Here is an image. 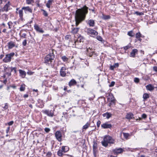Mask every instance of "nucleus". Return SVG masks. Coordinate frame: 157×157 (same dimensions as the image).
Masks as SVG:
<instances>
[{
  "label": "nucleus",
  "instance_id": "2",
  "mask_svg": "<svg viewBox=\"0 0 157 157\" xmlns=\"http://www.w3.org/2000/svg\"><path fill=\"white\" fill-rule=\"evenodd\" d=\"M115 140L111 136H105L101 143L102 145L105 147H107L108 146V144H113L114 143Z\"/></svg>",
  "mask_w": 157,
  "mask_h": 157
},
{
  "label": "nucleus",
  "instance_id": "42",
  "mask_svg": "<svg viewBox=\"0 0 157 157\" xmlns=\"http://www.w3.org/2000/svg\"><path fill=\"white\" fill-rule=\"evenodd\" d=\"M26 3L27 4H29L33 2V0H26Z\"/></svg>",
  "mask_w": 157,
  "mask_h": 157
},
{
  "label": "nucleus",
  "instance_id": "27",
  "mask_svg": "<svg viewBox=\"0 0 157 157\" xmlns=\"http://www.w3.org/2000/svg\"><path fill=\"white\" fill-rule=\"evenodd\" d=\"M133 116V115L132 113H128L126 116V118L127 119H132Z\"/></svg>",
  "mask_w": 157,
  "mask_h": 157
},
{
  "label": "nucleus",
  "instance_id": "22",
  "mask_svg": "<svg viewBox=\"0 0 157 157\" xmlns=\"http://www.w3.org/2000/svg\"><path fill=\"white\" fill-rule=\"evenodd\" d=\"M102 115L104 117H105L107 119H109L111 117L112 114L109 113H106L103 114Z\"/></svg>",
  "mask_w": 157,
  "mask_h": 157
},
{
  "label": "nucleus",
  "instance_id": "17",
  "mask_svg": "<svg viewBox=\"0 0 157 157\" xmlns=\"http://www.w3.org/2000/svg\"><path fill=\"white\" fill-rule=\"evenodd\" d=\"M146 87V89L150 91H152L154 89V87L151 84L147 85Z\"/></svg>",
  "mask_w": 157,
  "mask_h": 157
},
{
  "label": "nucleus",
  "instance_id": "44",
  "mask_svg": "<svg viewBox=\"0 0 157 157\" xmlns=\"http://www.w3.org/2000/svg\"><path fill=\"white\" fill-rule=\"evenodd\" d=\"M43 12V15L46 17H47L48 16V14L47 12L45 10H42Z\"/></svg>",
  "mask_w": 157,
  "mask_h": 157
},
{
  "label": "nucleus",
  "instance_id": "60",
  "mask_svg": "<svg viewBox=\"0 0 157 157\" xmlns=\"http://www.w3.org/2000/svg\"><path fill=\"white\" fill-rule=\"evenodd\" d=\"M10 127H8L6 129V133L8 134V132H9V131H10Z\"/></svg>",
  "mask_w": 157,
  "mask_h": 157
},
{
  "label": "nucleus",
  "instance_id": "54",
  "mask_svg": "<svg viewBox=\"0 0 157 157\" xmlns=\"http://www.w3.org/2000/svg\"><path fill=\"white\" fill-rule=\"evenodd\" d=\"M11 67L8 68L6 67H4V70L6 72H7V70H10Z\"/></svg>",
  "mask_w": 157,
  "mask_h": 157
},
{
  "label": "nucleus",
  "instance_id": "35",
  "mask_svg": "<svg viewBox=\"0 0 157 157\" xmlns=\"http://www.w3.org/2000/svg\"><path fill=\"white\" fill-rule=\"evenodd\" d=\"M128 35L131 37H133L134 36V34L132 31L128 32Z\"/></svg>",
  "mask_w": 157,
  "mask_h": 157
},
{
  "label": "nucleus",
  "instance_id": "57",
  "mask_svg": "<svg viewBox=\"0 0 157 157\" xmlns=\"http://www.w3.org/2000/svg\"><path fill=\"white\" fill-rule=\"evenodd\" d=\"M153 70L157 72V66H154L153 67Z\"/></svg>",
  "mask_w": 157,
  "mask_h": 157
},
{
  "label": "nucleus",
  "instance_id": "18",
  "mask_svg": "<svg viewBox=\"0 0 157 157\" xmlns=\"http://www.w3.org/2000/svg\"><path fill=\"white\" fill-rule=\"evenodd\" d=\"M138 52V50L136 49H133L130 53V56L133 57H134L135 56L136 54Z\"/></svg>",
  "mask_w": 157,
  "mask_h": 157
},
{
  "label": "nucleus",
  "instance_id": "4",
  "mask_svg": "<svg viewBox=\"0 0 157 157\" xmlns=\"http://www.w3.org/2000/svg\"><path fill=\"white\" fill-rule=\"evenodd\" d=\"M14 52H12L9 54H6L4 58L3 59V61L5 63L10 62L12 58L14 56Z\"/></svg>",
  "mask_w": 157,
  "mask_h": 157
},
{
  "label": "nucleus",
  "instance_id": "9",
  "mask_svg": "<svg viewBox=\"0 0 157 157\" xmlns=\"http://www.w3.org/2000/svg\"><path fill=\"white\" fill-rule=\"evenodd\" d=\"M7 46L9 49H11L15 47L16 48L18 47L17 45H16V43L12 41H10L8 43Z\"/></svg>",
  "mask_w": 157,
  "mask_h": 157
},
{
  "label": "nucleus",
  "instance_id": "46",
  "mask_svg": "<svg viewBox=\"0 0 157 157\" xmlns=\"http://www.w3.org/2000/svg\"><path fill=\"white\" fill-rule=\"evenodd\" d=\"M50 130V129L49 128H46L44 129V131L46 133H48Z\"/></svg>",
  "mask_w": 157,
  "mask_h": 157
},
{
  "label": "nucleus",
  "instance_id": "11",
  "mask_svg": "<svg viewBox=\"0 0 157 157\" xmlns=\"http://www.w3.org/2000/svg\"><path fill=\"white\" fill-rule=\"evenodd\" d=\"M22 9L24 10L25 13H32V9L29 6L23 7H22Z\"/></svg>",
  "mask_w": 157,
  "mask_h": 157
},
{
  "label": "nucleus",
  "instance_id": "28",
  "mask_svg": "<svg viewBox=\"0 0 157 157\" xmlns=\"http://www.w3.org/2000/svg\"><path fill=\"white\" fill-rule=\"evenodd\" d=\"M61 59L63 62H68L69 60V58L65 56H62L61 57Z\"/></svg>",
  "mask_w": 157,
  "mask_h": 157
},
{
  "label": "nucleus",
  "instance_id": "30",
  "mask_svg": "<svg viewBox=\"0 0 157 157\" xmlns=\"http://www.w3.org/2000/svg\"><path fill=\"white\" fill-rule=\"evenodd\" d=\"M90 125V123L88 122H87L83 126L82 129L85 130L87 129L89 127Z\"/></svg>",
  "mask_w": 157,
  "mask_h": 157
},
{
  "label": "nucleus",
  "instance_id": "48",
  "mask_svg": "<svg viewBox=\"0 0 157 157\" xmlns=\"http://www.w3.org/2000/svg\"><path fill=\"white\" fill-rule=\"evenodd\" d=\"M27 44V40H23L22 42V45L24 46H25Z\"/></svg>",
  "mask_w": 157,
  "mask_h": 157
},
{
  "label": "nucleus",
  "instance_id": "6",
  "mask_svg": "<svg viewBox=\"0 0 157 157\" xmlns=\"http://www.w3.org/2000/svg\"><path fill=\"white\" fill-rule=\"evenodd\" d=\"M54 110H43L42 112L46 114L48 116L52 117L54 116Z\"/></svg>",
  "mask_w": 157,
  "mask_h": 157
},
{
  "label": "nucleus",
  "instance_id": "56",
  "mask_svg": "<svg viewBox=\"0 0 157 157\" xmlns=\"http://www.w3.org/2000/svg\"><path fill=\"white\" fill-rule=\"evenodd\" d=\"M93 148L94 149L97 148V144L94 143L93 145Z\"/></svg>",
  "mask_w": 157,
  "mask_h": 157
},
{
  "label": "nucleus",
  "instance_id": "21",
  "mask_svg": "<svg viewBox=\"0 0 157 157\" xmlns=\"http://www.w3.org/2000/svg\"><path fill=\"white\" fill-rule=\"evenodd\" d=\"M79 29V28H74L72 29L71 33L73 34H75L77 33Z\"/></svg>",
  "mask_w": 157,
  "mask_h": 157
},
{
  "label": "nucleus",
  "instance_id": "43",
  "mask_svg": "<svg viewBox=\"0 0 157 157\" xmlns=\"http://www.w3.org/2000/svg\"><path fill=\"white\" fill-rule=\"evenodd\" d=\"M20 36H21V37L23 38H25L26 36V34L25 33H22V34L21 35V33L19 34Z\"/></svg>",
  "mask_w": 157,
  "mask_h": 157
},
{
  "label": "nucleus",
  "instance_id": "58",
  "mask_svg": "<svg viewBox=\"0 0 157 157\" xmlns=\"http://www.w3.org/2000/svg\"><path fill=\"white\" fill-rule=\"evenodd\" d=\"M8 107V105L7 103H6L5 104V106L3 107V108L5 109H7Z\"/></svg>",
  "mask_w": 157,
  "mask_h": 157
},
{
  "label": "nucleus",
  "instance_id": "45",
  "mask_svg": "<svg viewBox=\"0 0 157 157\" xmlns=\"http://www.w3.org/2000/svg\"><path fill=\"white\" fill-rule=\"evenodd\" d=\"M147 115L145 113H143L141 117L142 118L145 119L147 118Z\"/></svg>",
  "mask_w": 157,
  "mask_h": 157
},
{
  "label": "nucleus",
  "instance_id": "16",
  "mask_svg": "<svg viewBox=\"0 0 157 157\" xmlns=\"http://www.w3.org/2000/svg\"><path fill=\"white\" fill-rule=\"evenodd\" d=\"M77 84L76 81L74 79H72L69 82L68 85L70 87L75 86Z\"/></svg>",
  "mask_w": 157,
  "mask_h": 157
},
{
  "label": "nucleus",
  "instance_id": "59",
  "mask_svg": "<svg viewBox=\"0 0 157 157\" xmlns=\"http://www.w3.org/2000/svg\"><path fill=\"white\" fill-rule=\"evenodd\" d=\"M11 72L10 71V72H6V74L7 75H8V76H10L11 75Z\"/></svg>",
  "mask_w": 157,
  "mask_h": 157
},
{
  "label": "nucleus",
  "instance_id": "26",
  "mask_svg": "<svg viewBox=\"0 0 157 157\" xmlns=\"http://www.w3.org/2000/svg\"><path fill=\"white\" fill-rule=\"evenodd\" d=\"M149 97V94L147 93H144L143 95V98L144 101H146L147 99Z\"/></svg>",
  "mask_w": 157,
  "mask_h": 157
},
{
  "label": "nucleus",
  "instance_id": "19",
  "mask_svg": "<svg viewBox=\"0 0 157 157\" xmlns=\"http://www.w3.org/2000/svg\"><path fill=\"white\" fill-rule=\"evenodd\" d=\"M61 149L63 153H66L69 150V148L67 146H63L61 148Z\"/></svg>",
  "mask_w": 157,
  "mask_h": 157
},
{
  "label": "nucleus",
  "instance_id": "3",
  "mask_svg": "<svg viewBox=\"0 0 157 157\" xmlns=\"http://www.w3.org/2000/svg\"><path fill=\"white\" fill-rule=\"evenodd\" d=\"M52 52H50L44 58V63L46 64H51L55 58L54 53L52 51Z\"/></svg>",
  "mask_w": 157,
  "mask_h": 157
},
{
  "label": "nucleus",
  "instance_id": "7",
  "mask_svg": "<svg viewBox=\"0 0 157 157\" xmlns=\"http://www.w3.org/2000/svg\"><path fill=\"white\" fill-rule=\"evenodd\" d=\"M55 136L57 140L61 142L62 140V135L61 132L59 131H57L55 133Z\"/></svg>",
  "mask_w": 157,
  "mask_h": 157
},
{
  "label": "nucleus",
  "instance_id": "64",
  "mask_svg": "<svg viewBox=\"0 0 157 157\" xmlns=\"http://www.w3.org/2000/svg\"><path fill=\"white\" fill-rule=\"evenodd\" d=\"M6 29H4L2 30V32L3 33H6Z\"/></svg>",
  "mask_w": 157,
  "mask_h": 157
},
{
  "label": "nucleus",
  "instance_id": "15",
  "mask_svg": "<svg viewBox=\"0 0 157 157\" xmlns=\"http://www.w3.org/2000/svg\"><path fill=\"white\" fill-rule=\"evenodd\" d=\"M123 151V150L122 148H116L113 150V152L114 154H116L120 153L122 152Z\"/></svg>",
  "mask_w": 157,
  "mask_h": 157
},
{
  "label": "nucleus",
  "instance_id": "47",
  "mask_svg": "<svg viewBox=\"0 0 157 157\" xmlns=\"http://www.w3.org/2000/svg\"><path fill=\"white\" fill-rule=\"evenodd\" d=\"M52 155V153L51 152H48L46 154V155L48 157H50Z\"/></svg>",
  "mask_w": 157,
  "mask_h": 157
},
{
  "label": "nucleus",
  "instance_id": "53",
  "mask_svg": "<svg viewBox=\"0 0 157 157\" xmlns=\"http://www.w3.org/2000/svg\"><path fill=\"white\" fill-rule=\"evenodd\" d=\"M101 123V122L100 121H98L97 123V125L98 128L100 126V124Z\"/></svg>",
  "mask_w": 157,
  "mask_h": 157
},
{
  "label": "nucleus",
  "instance_id": "20",
  "mask_svg": "<svg viewBox=\"0 0 157 157\" xmlns=\"http://www.w3.org/2000/svg\"><path fill=\"white\" fill-rule=\"evenodd\" d=\"M91 51V49L90 48H87V51L88 52L87 55L90 57L92 56L93 54L94 53V52Z\"/></svg>",
  "mask_w": 157,
  "mask_h": 157
},
{
  "label": "nucleus",
  "instance_id": "5",
  "mask_svg": "<svg viewBox=\"0 0 157 157\" xmlns=\"http://www.w3.org/2000/svg\"><path fill=\"white\" fill-rule=\"evenodd\" d=\"M87 33L88 35L92 37H94L98 34V33L96 31L90 28L87 29Z\"/></svg>",
  "mask_w": 157,
  "mask_h": 157
},
{
  "label": "nucleus",
  "instance_id": "32",
  "mask_svg": "<svg viewBox=\"0 0 157 157\" xmlns=\"http://www.w3.org/2000/svg\"><path fill=\"white\" fill-rule=\"evenodd\" d=\"M110 17L109 15H102V18L104 20H107L110 19Z\"/></svg>",
  "mask_w": 157,
  "mask_h": 157
},
{
  "label": "nucleus",
  "instance_id": "41",
  "mask_svg": "<svg viewBox=\"0 0 157 157\" xmlns=\"http://www.w3.org/2000/svg\"><path fill=\"white\" fill-rule=\"evenodd\" d=\"M97 39L98 40L102 42L103 41L102 38L100 36H97Z\"/></svg>",
  "mask_w": 157,
  "mask_h": 157
},
{
  "label": "nucleus",
  "instance_id": "61",
  "mask_svg": "<svg viewBox=\"0 0 157 157\" xmlns=\"http://www.w3.org/2000/svg\"><path fill=\"white\" fill-rule=\"evenodd\" d=\"M28 96H29V95L28 94H25L23 96V97L25 98H27L28 97Z\"/></svg>",
  "mask_w": 157,
  "mask_h": 157
},
{
  "label": "nucleus",
  "instance_id": "8",
  "mask_svg": "<svg viewBox=\"0 0 157 157\" xmlns=\"http://www.w3.org/2000/svg\"><path fill=\"white\" fill-rule=\"evenodd\" d=\"M11 5L10 2V1H8L4 6L3 8L2 9H0V13L2 12L6 11L7 12L8 11V9Z\"/></svg>",
  "mask_w": 157,
  "mask_h": 157
},
{
  "label": "nucleus",
  "instance_id": "23",
  "mask_svg": "<svg viewBox=\"0 0 157 157\" xmlns=\"http://www.w3.org/2000/svg\"><path fill=\"white\" fill-rule=\"evenodd\" d=\"M19 72L21 75L22 78H24L25 77L26 75V73L25 71L21 70H19Z\"/></svg>",
  "mask_w": 157,
  "mask_h": 157
},
{
  "label": "nucleus",
  "instance_id": "13",
  "mask_svg": "<svg viewBox=\"0 0 157 157\" xmlns=\"http://www.w3.org/2000/svg\"><path fill=\"white\" fill-rule=\"evenodd\" d=\"M66 67H61L60 71V75L61 76L64 77L66 75Z\"/></svg>",
  "mask_w": 157,
  "mask_h": 157
},
{
  "label": "nucleus",
  "instance_id": "24",
  "mask_svg": "<svg viewBox=\"0 0 157 157\" xmlns=\"http://www.w3.org/2000/svg\"><path fill=\"white\" fill-rule=\"evenodd\" d=\"M88 23L90 26L93 27L94 26L95 22L94 20H90L88 21Z\"/></svg>",
  "mask_w": 157,
  "mask_h": 157
},
{
  "label": "nucleus",
  "instance_id": "49",
  "mask_svg": "<svg viewBox=\"0 0 157 157\" xmlns=\"http://www.w3.org/2000/svg\"><path fill=\"white\" fill-rule=\"evenodd\" d=\"M130 46H129V45H127V46H126L125 47H124V50H127L129 48H130Z\"/></svg>",
  "mask_w": 157,
  "mask_h": 157
},
{
  "label": "nucleus",
  "instance_id": "62",
  "mask_svg": "<svg viewBox=\"0 0 157 157\" xmlns=\"http://www.w3.org/2000/svg\"><path fill=\"white\" fill-rule=\"evenodd\" d=\"M7 82V80L6 79H5V80H4L3 81V83H4L5 84H6Z\"/></svg>",
  "mask_w": 157,
  "mask_h": 157
},
{
  "label": "nucleus",
  "instance_id": "33",
  "mask_svg": "<svg viewBox=\"0 0 157 157\" xmlns=\"http://www.w3.org/2000/svg\"><path fill=\"white\" fill-rule=\"evenodd\" d=\"M25 89V85L24 84H22L20 88V91H24Z\"/></svg>",
  "mask_w": 157,
  "mask_h": 157
},
{
  "label": "nucleus",
  "instance_id": "29",
  "mask_svg": "<svg viewBox=\"0 0 157 157\" xmlns=\"http://www.w3.org/2000/svg\"><path fill=\"white\" fill-rule=\"evenodd\" d=\"M119 66V64L118 63H115L113 65H111L110 66V69L111 70H113L116 67H118Z\"/></svg>",
  "mask_w": 157,
  "mask_h": 157
},
{
  "label": "nucleus",
  "instance_id": "31",
  "mask_svg": "<svg viewBox=\"0 0 157 157\" xmlns=\"http://www.w3.org/2000/svg\"><path fill=\"white\" fill-rule=\"evenodd\" d=\"M63 152L62 151V150L60 149L57 152V155L59 156H62L63 155Z\"/></svg>",
  "mask_w": 157,
  "mask_h": 157
},
{
  "label": "nucleus",
  "instance_id": "37",
  "mask_svg": "<svg viewBox=\"0 0 157 157\" xmlns=\"http://www.w3.org/2000/svg\"><path fill=\"white\" fill-rule=\"evenodd\" d=\"M7 24L9 26V28L11 29L13 23L11 21H10Z\"/></svg>",
  "mask_w": 157,
  "mask_h": 157
},
{
  "label": "nucleus",
  "instance_id": "63",
  "mask_svg": "<svg viewBox=\"0 0 157 157\" xmlns=\"http://www.w3.org/2000/svg\"><path fill=\"white\" fill-rule=\"evenodd\" d=\"M4 56V55H1L0 56V59H2Z\"/></svg>",
  "mask_w": 157,
  "mask_h": 157
},
{
  "label": "nucleus",
  "instance_id": "55",
  "mask_svg": "<svg viewBox=\"0 0 157 157\" xmlns=\"http://www.w3.org/2000/svg\"><path fill=\"white\" fill-rule=\"evenodd\" d=\"M13 121H10V122L8 123V124L9 126H10L12 125L13 124Z\"/></svg>",
  "mask_w": 157,
  "mask_h": 157
},
{
  "label": "nucleus",
  "instance_id": "51",
  "mask_svg": "<svg viewBox=\"0 0 157 157\" xmlns=\"http://www.w3.org/2000/svg\"><path fill=\"white\" fill-rule=\"evenodd\" d=\"M115 83V82H114L112 81L111 82V83H110V84L109 85V86L110 87L113 86H114Z\"/></svg>",
  "mask_w": 157,
  "mask_h": 157
},
{
  "label": "nucleus",
  "instance_id": "34",
  "mask_svg": "<svg viewBox=\"0 0 157 157\" xmlns=\"http://www.w3.org/2000/svg\"><path fill=\"white\" fill-rule=\"evenodd\" d=\"M123 134L125 138L126 139H128V137L130 136L129 133L123 132Z\"/></svg>",
  "mask_w": 157,
  "mask_h": 157
},
{
  "label": "nucleus",
  "instance_id": "25",
  "mask_svg": "<svg viewBox=\"0 0 157 157\" xmlns=\"http://www.w3.org/2000/svg\"><path fill=\"white\" fill-rule=\"evenodd\" d=\"M53 1V0H48L46 4V6L48 8H50V6L52 5Z\"/></svg>",
  "mask_w": 157,
  "mask_h": 157
},
{
  "label": "nucleus",
  "instance_id": "10",
  "mask_svg": "<svg viewBox=\"0 0 157 157\" xmlns=\"http://www.w3.org/2000/svg\"><path fill=\"white\" fill-rule=\"evenodd\" d=\"M16 10L17 11H17V13L19 14V17H20L21 20V21H23V10H22V8H21V9L19 10H18V8H17Z\"/></svg>",
  "mask_w": 157,
  "mask_h": 157
},
{
  "label": "nucleus",
  "instance_id": "40",
  "mask_svg": "<svg viewBox=\"0 0 157 157\" xmlns=\"http://www.w3.org/2000/svg\"><path fill=\"white\" fill-rule=\"evenodd\" d=\"M10 70V72H12L13 70L15 73H16L17 72L16 68L15 67H11Z\"/></svg>",
  "mask_w": 157,
  "mask_h": 157
},
{
  "label": "nucleus",
  "instance_id": "38",
  "mask_svg": "<svg viewBox=\"0 0 157 157\" xmlns=\"http://www.w3.org/2000/svg\"><path fill=\"white\" fill-rule=\"evenodd\" d=\"M2 16L3 18H5V20L6 21L8 19V15L6 14H3L2 15Z\"/></svg>",
  "mask_w": 157,
  "mask_h": 157
},
{
  "label": "nucleus",
  "instance_id": "39",
  "mask_svg": "<svg viewBox=\"0 0 157 157\" xmlns=\"http://www.w3.org/2000/svg\"><path fill=\"white\" fill-rule=\"evenodd\" d=\"M141 37V34L140 32L137 33L136 34V38H139Z\"/></svg>",
  "mask_w": 157,
  "mask_h": 157
},
{
  "label": "nucleus",
  "instance_id": "52",
  "mask_svg": "<svg viewBox=\"0 0 157 157\" xmlns=\"http://www.w3.org/2000/svg\"><path fill=\"white\" fill-rule=\"evenodd\" d=\"M139 79L138 78H134V81L136 83H138L139 82Z\"/></svg>",
  "mask_w": 157,
  "mask_h": 157
},
{
  "label": "nucleus",
  "instance_id": "12",
  "mask_svg": "<svg viewBox=\"0 0 157 157\" xmlns=\"http://www.w3.org/2000/svg\"><path fill=\"white\" fill-rule=\"evenodd\" d=\"M101 127L104 129L110 128L112 127V125L109 122H106L102 124Z\"/></svg>",
  "mask_w": 157,
  "mask_h": 157
},
{
  "label": "nucleus",
  "instance_id": "50",
  "mask_svg": "<svg viewBox=\"0 0 157 157\" xmlns=\"http://www.w3.org/2000/svg\"><path fill=\"white\" fill-rule=\"evenodd\" d=\"M135 14H136L137 15H141L143 14V13H140L138 11H136L135 13Z\"/></svg>",
  "mask_w": 157,
  "mask_h": 157
},
{
  "label": "nucleus",
  "instance_id": "36",
  "mask_svg": "<svg viewBox=\"0 0 157 157\" xmlns=\"http://www.w3.org/2000/svg\"><path fill=\"white\" fill-rule=\"evenodd\" d=\"M65 39L66 40H70L71 39V36L70 35H67L65 36Z\"/></svg>",
  "mask_w": 157,
  "mask_h": 157
},
{
  "label": "nucleus",
  "instance_id": "1",
  "mask_svg": "<svg viewBox=\"0 0 157 157\" xmlns=\"http://www.w3.org/2000/svg\"><path fill=\"white\" fill-rule=\"evenodd\" d=\"M88 7L84 6L82 8L78 9L76 11L75 20L76 26L85 19L86 16L88 13Z\"/></svg>",
  "mask_w": 157,
  "mask_h": 157
},
{
  "label": "nucleus",
  "instance_id": "14",
  "mask_svg": "<svg viewBox=\"0 0 157 157\" xmlns=\"http://www.w3.org/2000/svg\"><path fill=\"white\" fill-rule=\"evenodd\" d=\"M34 27L35 30L39 33H43L44 32V31L43 30V29L40 28L37 25H34Z\"/></svg>",
  "mask_w": 157,
  "mask_h": 157
}]
</instances>
